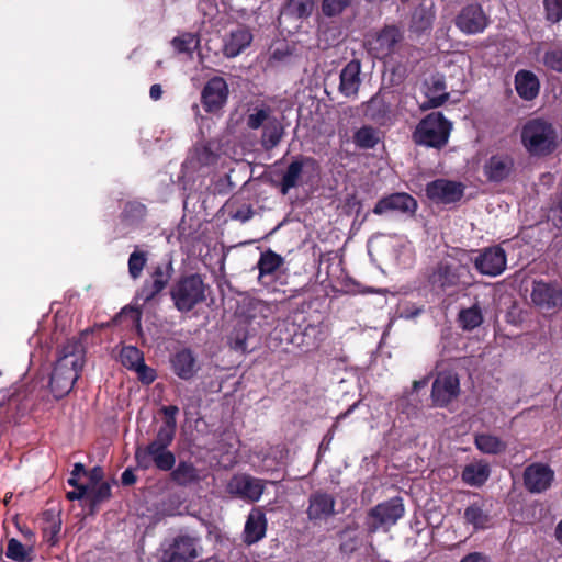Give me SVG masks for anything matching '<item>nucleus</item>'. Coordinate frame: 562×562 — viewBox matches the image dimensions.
Here are the masks:
<instances>
[{
	"label": "nucleus",
	"instance_id": "obj_1",
	"mask_svg": "<svg viewBox=\"0 0 562 562\" xmlns=\"http://www.w3.org/2000/svg\"><path fill=\"white\" fill-rule=\"evenodd\" d=\"M463 252L461 249H454L453 254H447L427 269L426 283L434 295L452 296L473 284L474 277L470 267L457 257Z\"/></svg>",
	"mask_w": 562,
	"mask_h": 562
},
{
	"label": "nucleus",
	"instance_id": "obj_37",
	"mask_svg": "<svg viewBox=\"0 0 562 562\" xmlns=\"http://www.w3.org/2000/svg\"><path fill=\"white\" fill-rule=\"evenodd\" d=\"M283 262L284 258L272 250L262 252L257 263L259 270V281L265 283V279L274 274L283 265Z\"/></svg>",
	"mask_w": 562,
	"mask_h": 562
},
{
	"label": "nucleus",
	"instance_id": "obj_30",
	"mask_svg": "<svg viewBox=\"0 0 562 562\" xmlns=\"http://www.w3.org/2000/svg\"><path fill=\"white\" fill-rule=\"evenodd\" d=\"M514 85L517 94L524 101H533L539 95L540 80L531 70H518L515 74Z\"/></svg>",
	"mask_w": 562,
	"mask_h": 562
},
{
	"label": "nucleus",
	"instance_id": "obj_24",
	"mask_svg": "<svg viewBox=\"0 0 562 562\" xmlns=\"http://www.w3.org/2000/svg\"><path fill=\"white\" fill-rule=\"evenodd\" d=\"M361 61L351 59L340 70L338 91L346 98L356 99L358 97L361 79Z\"/></svg>",
	"mask_w": 562,
	"mask_h": 562
},
{
	"label": "nucleus",
	"instance_id": "obj_59",
	"mask_svg": "<svg viewBox=\"0 0 562 562\" xmlns=\"http://www.w3.org/2000/svg\"><path fill=\"white\" fill-rule=\"evenodd\" d=\"M160 412L164 415V423L162 424L177 428L176 416L179 413V407L176 406V405L162 406L160 408Z\"/></svg>",
	"mask_w": 562,
	"mask_h": 562
},
{
	"label": "nucleus",
	"instance_id": "obj_42",
	"mask_svg": "<svg viewBox=\"0 0 562 562\" xmlns=\"http://www.w3.org/2000/svg\"><path fill=\"white\" fill-rule=\"evenodd\" d=\"M459 322L463 329L473 330L483 323L482 310L477 304L463 308L459 313Z\"/></svg>",
	"mask_w": 562,
	"mask_h": 562
},
{
	"label": "nucleus",
	"instance_id": "obj_57",
	"mask_svg": "<svg viewBox=\"0 0 562 562\" xmlns=\"http://www.w3.org/2000/svg\"><path fill=\"white\" fill-rule=\"evenodd\" d=\"M133 371L137 372L138 379L145 384L153 383L157 376L155 370L146 366L144 360Z\"/></svg>",
	"mask_w": 562,
	"mask_h": 562
},
{
	"label": "nucleus",
	"instance_id": "obj_7",
	"mask_svg": "<svg viewBox=\"0 0 562 562\" xmlns=\"http://www.w3.org/2000/svg\"><path fill=\"white\" fill-rule=\"evenodd\" d=\"M316 162L308 157H296L285 168L276 169L271 172L270 184L282 195L289 194L293 189L303 186L305 175L314 170Z\"/></svg>",
	"mask_w": 562,
	"mask_h": 562
},
{
	"label": "nucleus",
	"instance_id": "obj_31",
	"mask_svg": "<svg viewBox=\"0 0 562 562\" xmlns=\"http://www.w3.org/2000/svg\"><path fill=\"white\" fill-rule=\"evenodd\" d=\"M169 472L170 481L180 487H188L200 481L199 470L189 460H180Z\"/></svg>",
	"mask_w": 562,
	"mask_h": 562
},
{
	"label": "nucleus",
	"instance_id": "obj_43",
	"mask_svg": "<svg viewBox=\"0 0 562 562\" xmlns=\"http://www.w3.org/2000/svg\"><path fill=\"white\" fill-rule=\"evenodd\" d=\"M43 516L48 524V526L42 527L43 540L49 543V546H54L58 541L61 521L50 512H45Z\"/></svg>",
	"mask_w": 562,
	"mask_h": 562
},
{
	"label": "nucleus",
	"instance_id": "obj_6",
	"mask_svg": "<svg viewBox=\"0 0 562 562\" xmlns=\"http://www.w3.org/2000/svg\"><path fill=\"white\" fill-rule=\"evenodd\" d=\"M175 268L172 260H164L154 265L143 284L136 290L134 300L140 307L157 305L162 292L168 288Z\"/></svg>",
	"mask_w": 562,
	"mask_h": 562
},
{
	"label": "nucleus",
	"instance_id": "obj_20",
	"mask_svg": "<svg viewBox=\"0 0 562 562\" xmlns=\"http://www.w3.org/2000/svg\"><path fill=\"white\" fill-rule=\"evenodd\" d=\"M199 557L198 539L190 535L176 536L164 551V562H194Z\"/></svg>",
	"mask_w": 562,
	"mask_h": 562
},
{
	"label": "nucleus",
	"instance_id": "obj_47",
	"mask_svg": "<svg viewBox=\"0 0 562 562\" xmlns=\"http://www.w3.org/2000/svg\"><path fill=\"white\" fill-rule=\"evenodd\" d=\"M541 63L549 70L562 74V47L551 46L546 49Z\"/></svg>",
	"mask_w": 562,
	"mask_h": 562
},
{
	"label": "nucleus",
	"instance_id": "obj_41",
	"mask_svg": "<svg viewBox=\"0 0 562 562\" xmlns=\"http://www.w3.org/2000/svg\"><path fill=\"white\" fill-rule=\"evenodd\" d=\"M111 496V485L108 482H101L95 486L88 485L87 501L89 502L90 512L93 513L100 504L109 501Z\"/></svg>",
	"mask_w": 562,
	"mask_h": 562
},
{
	"label": "nucleus",
	"instance_id": "obj_64",
	"mask_svg": "<svg viewBox=\"0 0 562 562\" xmlns=\"http://www.w3.org/2000/svg\"><path fill=\"white\" fill-rule=\"evenodd\" d=\"M149 95L154 101H158L162 95V88L159 83H155L149 89Z\"/></svg>",
	"mask_w": 562,
	"mask_h": 562
},
{
	"label": "nucleus",
	"instance_id": "obj_60",
	"mask_svg": "<svg viewBox=\"0 0 562 562\" xmlns=\"http://www.w3.org/2000/svg\"><path fill=\"white\" fill-rule=\"evenodd\" d=\"M87 475L89 477V486H95L99 485L101 482H103L104 472L103 469L99 465L92 468L89 472H87Z\"/></svg>",
	"mask_w": 562,
	"mask_h": 562
},
{
	"label": "nucleus",
	"instance_id": "obj_56",
	"mask_svg": "<svg viewBox=\"0 0 562 562\" xmlns=\"http://www.w3.org/2000/svg\"><path fill=\"white\" fill-rule=\"evenodd\" d=\"M291 57L292 50L289 45H283L282 47H277L271 52L269 61L271 65L284 64L288 63Z\"/></svg>",
	"mask_w": 562,
	"mask_h": 562
},
{
	"label": "nucleus",
	"instance_id": "obj_35",
	"mask_svg": "<svg viewBox=\"0 0 562 562\" xmlns=\"http://www.w3.org/2000/svg\"><path fill=\"white\" fill-rule=\"evenodd\" d=\"M446 81L442 76H434L427 85L426 98L423 109H436L441 106L448 99L449 93L446 92Z\"/></svg>",
	"mask_w": 562,
	"mask_h": 562
},
{
	"label": "nucleus",
	"instance_id": "obj_62",
	"mask_svg": "<svg viewBox=\"0 0 562 562\" xmlns=\"http://www.w3.org/2000/svg\"><path fill=\"white\" fill-rule=\"evenodd\" d=\"M88 487H79V490L69 491L66 494L67 499L76 501V499H87Z\"/></svg>",
	"mask_w": 562,
	"mask_h": 562
},
{
	"label": "nucleus",
	"instance_id": "obj_13",
	"mask_svg": "<svg viewBox=\"0 0 562 562\" xmlns=\"http://www.w3.org/2000/svg\"><path fill=\"white\" fill-rule=\"evenodd\" d=\"M452 124L441 112H431L417 125L414 140H448Z\"/></svg>",
	"mask_w": 562,
	"mask_h": 562
},
{
	"label": "nucleus",
	"instance_id": "obj_25",
	"mask_svg": "<svg viewBox=\"0 0 562 562\" xmlns=\"http://www.w3.org/2000/svg\"><path fill=\"white\" fill-rule=\"evenodd\" d=\"M267 528L268 520L266 513L259 507L252 508L245 522L243 531L244 543L252 546L259 542L266 537Z\"/></svg>",
	"mask_w": 562,
	"mask_h": 562
},
{
	"label": "nucleus",
	"instance_id": "obj_23",
	"mask_svg": "<svg viewBox=\"0 0 562 562\" xmlns=\"http://www.w3.org/2000/svg\"><path fill=\"white\" fill-rule=\"evenodd\" d=\"M172 372L183 381L192 380L200 370L196 356L190 348H181L170 356Z\"/></svg>",
	"mask_w": 562,
	"mask_h": 562
},
{
	"label": "nucleus",
	"instance_id": "obj_14",
	"mask_svg": "<svg viewBox=\"0 0 562 562\" xmlns=\"http://www.w3.org/2000/svg\"><path fill=\"white\" fill-rule=\"evenodd\" d=\"M460 394V380L453 371L437 373L431 387V400L435 406L446 407Z\"/></svg>",
	"mask_w": 562,
	"mask_h": 562
},
{
	"label": "nucleus",
	"instance_id": "obj_5",
	"mask_svg": "<svg viewBox=\"0 0 562 562\" xmlns=\"http://www.w3.org/2000/svg\"><path fill=\"white\" fill-rule=\"evenodd\" d=\"M404 38V30L401 26L385 24L366 35L364 47L370 56L386 63L400 53Z\"/></svg>",
	"mask_w": 562,
	"mask_h": 562
},
{
	"label": "nucleus",
	"instance_id": "obj_51",
	"mask_svg": "<svg viewBox=\"0 0 562 562\" xmlns=\"http://www.w3.org/2000/svg\"><path fill=\"white\" fill-rule=\"evenodd\" d=\"M5 555L8 559L18 562L31 561L29 558V552L25 547L15 538H11L8 541Z\"/></svg>",
	"mask_w": 562,
	"mask_h": 562
},
{
	"label": "nucleus",
	"instance_id": "obj_50",
	"mask_svg": "<svg viewBox=\"0 0 562 562\" xmlns=\"http://www.w3.org/2000/svg\"><path fill=\"white\" fill-rule=\"evenodd\" d=\"M353 0H322V12L327 18L340 15Z\"/></svg>",
	"mask_w": 562,
	"mask_h": 562
},
{
	"label": "nucleus",
	"instance_id": "obj_10",
	"mask_svg": "<svg viewBox=\"0 0 562 562\" xmlns=\"http://www.w3.org/2000/svg\"><path fill=\"white\" fill-rule=\"evenodd\" d=\"M530 296L543 315L553 316L562 310V285L557 281L535 280Z\"/></svg>",
	"mask_w": 562,
	"mask_h": 562
},
{
	"label": "nucleus",
	"instance_id": "obj_29",
	"mask_svg": "<svg viewBox=\"0 0 562 562\" xmlns=\"http://www.w3.org/2000/svg\"><path fill=\"white\" fill-rule=\"evenodd\" d=\"M252 41L250 30L245 25H238L224 38L223 54L227 58H234L245 50Z\"/></svg>",
	"mask_w": 562,
	"mask_h": 562
},
{
	"label": "nucleus",
	"instance_id": "obj_11",
	"mask_svg": "<svg viewBox=\"0 0 562 562\" xmlns=\"http://www.w3.org/2000/svg\"><path fill=\"white\" fill-rule=\"evenodd\" d=\"M465 186L460 181L438 178L428 182L425 187V194L435 204L450 205L462 200Z\"/></svg>",
	"mask_w": 562,
	"mask_h": 562
},
{
	"label": "nucleus",
	"instance_id": "obj_49",
	"mask_svg": "<svg viewBox=\"0 0 562 562\" xmlns=\"http://www.w3.org/2000/svg\"><path fill=\"white\" fill-rule=\"evenodd\" d=\"M228 340L232 349L235 351H240L244 353L249 350L247 344L248 333L246 326L244 325L236 326L231 333Z\"/></svg>",
	"mask_w": 562,
	"mask_h": 562
},
{
	"label": "nucleus",
	"instance_id": "obj_53",
	"mask_svg": "<svg viewBox=\"0 0 562 562\" xmlns=\"http://www.w3.org/2000/svg\"><path fill=\"white\" fill-rule=\"evenodd\" d=\"M560 143H524L530 156H547L553 153Z\"/></svg>",
	"mask_w": 562,
	"mask_h": 562
},
{
	"label": "nucleus",
	"instance_id": "obj_36",
	"mask_svg": "<svg viewBox=\"0 0 562 562\" xmlns=\"http://www.w3.org/2000/svg\"><path fill=\"white\" fill-rule=\"evenodd\" d=\"M467 524L472 525L475 530L485 529L490 526L491 516L483 502L470 504L463 514Z\"/></svg>",
	"mask_w": 562,
	"mask_h": 562
},
{
	"label": "nucleus",
	"instance_id": "obj_4",
	"mask_svg": "<svg viewBox=\"0 0 562 562\" xmlns=\"http://www.w3.org/2000/svg\"><path fill=\"white\" fill-rule=\"evenodd\" d=\"M209 285L199 273L179 277L170 286L169 295L175 308L180 313H189L196 305L206 301Z\"/></svg>",
	"mask_w": 562,
	"mask_h": 562
},
{
	"label": "nucleus",
	"instance_id": "obj_55",
	"mask_svg": "<svg viewBox=\"0 0 562 562\" xmlns=\"http://www.w3.org/2000/svg\"><path fill=\"white\" fill-rule=\"evenodd\" d=\"M547 20L557 23L562 20V0H543Z\"/></svg>",
	"mask_w": 562,
	"mask_h": 562
},
{
	"label": "nucleus",
	"instance_id": "obj_3",
	"mask_svg": "<svg viewBox=\"0 0 562 562\" xmlns=\"http://www.w3.org/2000/svg\"><path fill=\"white\" fill-rule=\"evenodd\" d=\"M76 349L77 345L64 347L48 373L47 386L56 400L69 394L83 367V357Z\"/></svg>",
	"mask_w": 562,
	"mask_h": 562
},
{
	"label": "nucleus",
	"instance_id": "obj_8",
	"mask_svg": "<svg viewBox=\"0 0 562 562\" xmlns=\"http://www.w3.org/2000/svg\"><path fill=\"white\" fill-rule=\"evenodd\" d=\"M284 115H273V110L270 105L262 103L256 106L254 112L246 117V126L249 130L257 131L262 128V136L260 140H281L284 135Z\"/></svg>",
	"mask_w": 562,
	"mask_h": 562
},
{
	"label": "nucleus",
	"instance_id": "obj_21",
	"mask_svg": "<svg viewBox=\"0 0 562 562\" xmlns=\"http://www.w3.org/2000/svg\"><path fill=\"white\" fill-rule=\"evenodd\" d=\"M514 172L515 160L509 154H494L483 165V175L492 183H501L507 180Z\"/></svg>",
	"mask_w": 562,
	"mask_h": 562
},
{
	"label": "nucleus",
	"instance_id": "obj_32",
	"mask_svg": "<svg viewBox=\"0 0 562 562\" xmlns=\"http://www.w3.org/2000/svg\"><path fill=\"white\" fill-rule=\"evenodd\" d=\"M435 18L436 13L432 7L419 4L412 13L409 32L417 36L429 33L432 29Z\"/></svg>",
	"mask_w": 562,
	"mask_h": 562
},
{
	"label": "nucleus",
	"instance_id": "obj_40",
	"mask_svg": "<svg viewBox=\"0 0 562 562\" xmlns=\"http://www.w3.org/2000/svg\"><path fill=\"white\" fill-rule=\"evenodd\" d=\"M315 7V0H286L283 14L294 19H307Z\"/></svg>",
	"mask_w": 562,
	"mask_h": 562
},
{
	"label": "nucleus",
	"instance_id": "obj_9",
	"mask_svg": "<svg viewBox=\"0 0 562 562\" xmlns=\"http://www.w3.org/2000/svg\"><path fill=\"white\" fill-rule=\"evenodd\" d=\"M283 326L284 329L279 330L280 340L299 348L303 352L318 348L323 339L321 325L286 322Z\"/></svg>",
	"mask_w": 562,
	"mask_h": 562
},
{
	"label": "nucleus",
	"instance_id": "obj_18",
	"mask_svg": "<svg viewBox=\"0 0 562 562\" xmlns=\"http://www.w3.org/2000/svg\"><path fill=\"white\" fill-rule=\"evenodd\" d=\"M228 85L222 77L215 76L207 80L201 92V103L205 112L216 113L227 102Z\"/></svg>",
	"mask_w": 562,
	"mask_h": 562
},
{
	"label": "nucleus",
	"instance_id": "obj_46",
	"mask_svg": "<svg viewBox=\"0 0 562 562\" xmlns=\"http://www.w3.org/2000/svg\"><path fill=\"white\" fill-rule=\"evenodd\" d=\"M214 144L215 143H198L195 145V159L201 166H211L217 162L218 154L212 148Z\"/></svg>",
	"mask_w": 562,
	"mask_h": 562
},
{
	"label": "nucleus",
	"instance_id": "obj_61",
	"mask_svg": "<svg viewBox=\"0 0 562 562\" xmlns=\"http://www.w3.org/2000/svg\"><path fill=\"white\" fill-rule=\"evenodd\" d=\"M460 562H490V558L482 552H471L464 555Z\"/></svg>",
	"mask_w": 562,
	"mask_h": 562
},
{
	"label": "nucleus",
	"instance_id": "obj_54",
	"mask_svg": "<svg viewBox=\"0 0 562 562\" xmlns=\"http://www.w3.org/2000/svg\"><path fill=\"white\" fill-rule=\"evenodd\" d=\"M227 210L232 220L239 221L241 223L249 221L255 214L251 205L249 204H243L235 207L232 203L227 205Z\"/></svg>",
	"mask_w": 562,
	"mask_h": 562
},
{
	"label": "nucleus",
	"instance_id": "obj_38",
	"mask_svg": "<svg viewBox=\"0 0 562 562\" xmlns=\"http://www.w3.org/2000/svg\"><path fill=\"white\" fill-rule=\"evenodd\" d=\"M474 445L477 450L485 454L497 456L506 451L507 443L499 437L491 434H477L474 437Z\"/></svg>",
	"mask_w": 562,
	"mask_h": 562
},
{
	"label": "nucleus",
	"instance_id": "obj_39",
	"mask_svg": "<svg viewBox=\"0 0 562 562\" xmlns=\"http://www.w3.org/2000/svg\"><path fill=\"white\" fill-rule=\"evenodd\" d=\"M147 215V207L138 201H128L121 212V221L127 226L139 225Z\"/></svg>",
	"mask_w": 562,
	"mask_h": 562
},
{
	"label": "nucleus",
	"instance_id": "obj_26",
	"mask_svg": "<svg viewBox=\"0 0 562 562\" xmlns=\"http://www.w3.org/2000/svg\"><path fill=\"white\" fill-rule=\"evenodd\" d=\"M363 114L370 121L385 126L391 123L392 109L390 102H387L380 92L372 95L368 101L361 104Z\"/></svg>",
	"mask_w": 562,
	"mask_h": 562
},
{
	"label": "nucleus",
	"instance_id": "obj_17",
	"mask_svg": "<svg viewBox=\"0 0 562 562\" xmlns=\"http://www.w3.org/2000/svg\"><path fill=\"white\" fill-rule=\"evenodd\" d=\"M417 209L418 203L414 196L406 192H395L379 199L372 211L375 215L401 213L413 216Z\"/></svg>",
	"mask_w": 562,
	"mask_h": 562
},
{
	"label": "nucleus",
	"instance_id": "obj_48",
	"mask_svg": "<svg viewBox=\"0 0 562 562\" xmlns=\"http://www.w3.org/2000/svg\"><path fill=\"white\" fill-rule=\"evenodd\" d=\"M143 360L144 355L137 347L125 346L120 352L121 363L130 370H134L136 367H139Z\"/></svg>",
	"mask_w": 562,
	"mask_h": 562
},
{
	"label": "nucleus",
	"instance_id": "obj_22",
	"mask_svg": "<svg viewBox=\"0 0 562 562\" xmlns=\"http://www.w3.org/2000/svg\"><path fill=\"white\" fill-rule=\"evenodd\" d=\"M456 25L465 34H477L487 27L488 18L480 4H468L457 15Z\"/></svg>",
	"mask_w": 562,
	"mask_h": 562
},
{
	"label": "nucleus",
	"instance_id": "obj_28",
	"mask_svg": "<svg viewBox=\"0 0 562 562\" xmlns=\"http://www.w3.org/2000/svg\"><path fill=\"white\" fill-rule=\"evenodd\" d=\"M521 140H557V131L546 117H533L522 126Z\"/></svg>",
	"mask_w": 562,
	"mask_h": 562
},
{
	"label": "nucleus",
	"instance_id": "obj_52",
	"mask_svg": "<svg viewBox=\"0 0 562 562\" xmlns=\"http://www.w3.org/2000/svg\"><path fill=\"white\" fill-rule=\"evenodd\" d=\"M353 530L355 528L346 527L337 533L340 539L339 550L344 554H351L358 549L357 536L349 535Z\"/></svg>",
	"mask_w": 562,
	"mask_h": 562
},
{
	"label": "nucleus",
	"instance_id": "obj_63",
	"mask_svg": "<svg viewBox=\"0 0 562 562\" xmlns=\"http://www.w3.org/2000/svg\"><path fill=\"white\" fill-rule=\"evenodd\" d=\"M136 480H137L136 475L134 474L133 470L130 468L124 470V472L121 475V482L124 486H131V485L135 484Z\"/></svg>",
	"mask_w": 562,
	"mask_h": 562
},
{
	"label": "nucleus",
	"instance_id": "obj_44",
	"mask_svg": "<svg viewBox=\"0 0 562 562\" xmlns=\"http://www.w3.org/2000/svg\"><path fill=\"white\" fill-rule=\"evenodd\" d=\"M200 40L192 33H183L171 41V45L179 54L192 55L198 48Z\"/></svg>",
	"mask_w": 562,
	"mask_h": 562
},
{
	"label": "nucleus",
	"instance_id": "obj_16",
	"mask_svg": "<svg viewBox=\"0 0 562 562\" xmlns=\"http://www.w3.org/2000/svg\"><path fill=\"white\" fill-rule=\"evenodd\" d=\"M265 482L249 474H236L228 484L227 492L249 503L258 502L265 491Z\"/></svg>",
	"mask_w": 562,
	"mask_h": 562
},
{
	"label": "nucleus",
	"instance_id": "obj_45",
	"mask_svg": "<svg viewBox=\"0 0 562 562\" xmlns=\"http://www.w3.org/2000/svg\"><path fill=\"white\" fill-rule=\"evenodd\" d=\"M148 261L147 252L144 250L135 249L128 257L127 268L128 274L133 280L140 278L144 268Z\"/></svg>",
	"mask_w": 562,
	"mask_h": 562
},
{
	"label": "nucleus",
	"instance_id": "obj_33",
	"mask_svg": "<svg viewBox=\"0 0 562 562\" xmlns=\"http://www.w3.org/2000/svg\"><path fill=\"white\" fill-rule=\"evenodd\" d=\"M278 311L276 303L251 300L247 308V317L258 326L269 325Z\"/></svg>",
	"mask_w": 562,
	"mask_h": 562
},
{
	"label": "nucleus",
	"instance_id": "obj_27",
	"mask_svg": "<svg viewBox=\"0 0 562 562\" xmlns=\"http://www.w3.org/2000/svg\"><path fill=\"white\" fill-rule=\"evenodd\" d=\"M335 498L325 492H314L308 497L307 517L311 521L327 519L335 514Z\"/></svg>",
	"mask_w": 562,
	"mask_h": 562
},
{
	"label": "nucleus",
	"instance_id": "obj_58",
	"mask_svg": "<svg viewBox=\"0 0 562 562\" xmlns=\"http://www.w3.org/2000/svg\"><path fill=\"white\" fill-rule=\"evenodd\" d=\"M353 140H379L378 131L371 125H364L355 133Z\"/></svg>",
	"mask_w": 562,
	"mask_h": 562
},
{
	"label": "nucleus",
	"instance_id": "obj_12",
	"mask_svg": "<svg viewBox=\"0 0 562 562\" xmlns=\"http://www.w3.org/2000/svg\"><path fill=\"white\" fill-rule=\"evenodd\" d=\"M405 514L403 498L400 496L392 497L372 507L368 516L372 519L369 530L375 532L383 526H393Z\"/></svg>",
	"mask_w": 562,
	"mask_h": 562
},
{
	"label": "nucleus",
	"instance_id": "obj_2",
	"mask_svg": "<svg viewBox=\"0 0 562 562\" xmlns=\"http://www.w3.org/2000/svg\"><path fill=\"white\" fill-rule=\"evenodd\" d=\"M177 428L161 425L156 437L145 446L135 448L134 459L139 470H149L155 468L158 471H170L176 464V454L169 449L175 437Z\"/></svg>",
	"mask_w": 562,
	"mask_h": 562
},
{
	"label": "nucleus",
	"instance_id": "obj_34",
	"mask_svg": "<svg viewBox=\"0 0 562 562\" xmlns=\"http://www.w3.org/2000/svg\"><path fill=\"white\" fill-rule=\"evenodd\" d=\"M490 464L480 460L467 464L462 470L461 479L469 486L481 487L490 479Z\"/></svg>",
	"mask_w": 562,
	"mask_h": 562
},
{
	"label": "nucleus",
	"instance_id": "obj_15",
	"mask_svg": "<svg viewBox=\"0 0 562 562\" xmlns=\"http://www.w3.org/2000/svg\"><path fill=\"white\" fill-rule=\"evenodd\" d=\"M554 476V471L549 464L533 462L525 468L522 472V483L529 493L540 494L551 487Z\"/></svg>",
	"mask_w": 562,
	"mask_h": 562
},
{
	"label": "nucleus",
	"instance_id": "obj_19",
	"mask_svg": "<svg viewBox=\"0 0 562 562\" xmlns=\"http://www.w3.org/2000/svg\"><path fill=\"white\" fill-rule=\"evenodd\" d=\"M473 263L481 274L496 277L506 269V252L501 246L486 247L479 252Z\"/></svg>",
	"mask_w": 562,
	"mask_h": 562
}]
</instances>
